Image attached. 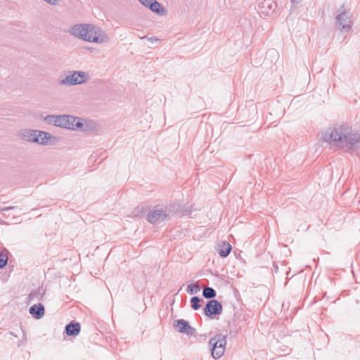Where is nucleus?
Instances as JSON below:
<instances>
[{"instance_id": "5701e85b", "label": "nucleus", "mask_w": 360, "mask_h": 360, "mask_svg": "<svg viewBox=\"0 0 360 360\" xmlns=\"http://www.w3.org/2000/svg\"><path fill=\"white\" fill-rule=\"evenodd\" d=\"M200 288L199 285L197 283L188 285L187 287L188 293H190L191 295L194 294V293H197L198 292L200 291Z\"/></svg>"}, {"instance_id": "bb28decb", "label": "nucleus", "mask_w": 360, "mask_h": 360, "mask_svg": "<svg viewBox=\"0 0 360 360\" xmlns=\"http://www.w3.org/2000/svg\"><path fill=\"white\" fill-rule=\"evenodd\" d=\"M44 1L51 5H56L59 1V0H44Z\"/></svg>"}, {"instance_id": "a211bd4d", "label": "nucleus", "mask_w": 360, "mask_h": 360, "mask_svg": "<svg viewBox=\"0 0 360 360\" xmlns=\"http://www.w3.org/2000/svg\"><path fill=\"white\" fill-rule=\"evenodd\" d=\"M216 295L215 290L211 287H206L202 290V296L206 299L214 300Z\"/></svg>"}, {"instance_id": "423d86ee", "label": "nucleus", "mask_w": 360, "mask_h": 360, "mask_svg": "<svg viewBox=\"0 0 360 360\" xmlns=\"http://www.w3.org/2000/svg\"><path fill=\"white\" fill-rule=\"evenodd\" d=\"M169 219L170 210L167 207L155 209L147 214V220L151 224H158Z\"/></svg>"}, {"instance_id": "f3484780", "label": "nucleus", "mask_w": 360, "mask_h": 360, "mask_svg": "<svg viewBox=\"0 0 360 360\" xmlns=\"http://www.w3.org/2000/svg\"><path fill=\"white\" fill-rule=\"evenodd\" d=\"M98 124L96 121L84 119V128L82 129V131H94L98 129Z\"/></svg>"}, {"instance_id": "cd10ccee", "label": "nucleus", "mask_w": 360, "mask_h": 360, "mask_svg": "<svg viewBox=\"0 0 360 360\" xmlns=\"http://www.w3.org/2000/svg\"><path fill=\"white\" fill-rule=\"evenodd\" d=\"M301 0H290L291 3L292 4H298L300 2Z\"/></svg>"}, {"instance_id": "0eeeda50", "label": "nucleus", "mask_w": 360, "mask_h": 360, "mask_svg": "<svg viewBox=\"0 0 360 360\" xmlns=\"http://www.w3.org/2000/svg\"><path fill=\"white\" fill-rule=\"evenodd\" d=\"M222 304L217 300H209L203 311L206 316L214 318L215 316L220 315L222 313Z\"/></svg>"}, {"instance_id": "2eb2a0df", "label": "nucleus", "mask_w": 360, "mask_h": 360, "mask_svg": "<svg viewBox=\"0 0 360 360\" xmlns=\"http://www.w3.org/2000/svg\"><path fill=\"white\" fill-rule=\"evenodd\" d=\"M65 333L68 336L77 335L81 330V326L78 322H70L65 326Z\"/></svg>"}, {"instance_id": "b1692460", "label": "nucleus", "mask_w": 360, "mask_h": 360, "mask_svg": "<svg viewBox=\"0 0 360 360\" xmlns=\"http://www.w3.org/2000/svg\"><path fill=\"white\" fill-rule=\"evenodd\" d=\"M39 291H32L29 295L30 300H34L35 298H37L39 296Z\"/></svg>"}, {"instance_id": "1a4fd4ad", "label": "nucleus", "mask_w": 360, "mask_h": 360, "mask_svg": "<svg viewBox=\"0 0 360 360\" xmlns=\"http://www.w3.org/2000/svg\"><path fill=\"white\" fill-rule=\"evenodd\" d=\"M37 133V130L36 129H23L18 131V136L25 141L36 143V141H38Z\"/></svg>"}, {"instance_id": "f03ea898", "label": "nucleus", "mask_w": 360, "mask_h": 360, "mask_svg": "<svg viewBox=\"0 0 360 360\" xmlns=\"http://www.w3.org/2000/svg\"><path fill=\"white\" fill-rule=\"evenodd\" d=\"M72 37L84 41L105 44L109 41L108 35L99 27L93 24L78 23L68 30Z\"/></svg>"}, {"instance_id": "ddd939ff", "label": "nucleus", "mask_w": 360, "mask_h": 360, "mask_svg": "<svg viewBox=\"0 0 360 360\" xmlns=\"http://www.w3.org/2000/svg\"><path fill=\"white\" fill-rule=\"evenodd\" d=\"M277 7L274 0H264L261 4V13L269 15L273 13Z\"/></svg>"}, {"instance_id": "393cba45", "label": "nucleus", "mask_w": 360, "mask_h": 360, "mask_svg": "<svg viewBox=\"0 0 360 360\" xmlns=\"http://www.w3.org/2000/svg\"><path fill=\"white\" fill-rule=\"evenodd\" d=\"M15 209H19V208L16 206L4 207H2L0 206V212H6L8 210H15Z\"/></svg>"}, {"instance_id": "f257e3e1", "label": "nucleus", "mask_w": 360, "mask_h": 360, "mask_svg": "<svg viewBox=\"0 0 360 360\" xmlns=\"http://www.w3.org/2000/svg\"><path fill=\"white\" fill-rule=\"evenodd\" d=\"M320 139L345 152L360 153V134L347 125H337L321 132Z\"/></svg>"}, {"instance_id": "6e6552de", "label": "nucleus", "mask_w": 360, "mask_h": 360, "mask_svg": "<svg viewBox=\"0 0 360 360\" xmlns=\"http://www.w3.org/2000/svg\"><path fill=\"white\" fill-rule=\"evenodd\" d=\"M145 7L149 8L153 13L160 15L167 13L165 8L157 0H139Z\"/></svg>"}, {"instance_id": "6ab92c4d", "label": "nucleus", "mask_w": 360, "mask_h": 360, "mask_svg": "<svg viewBox=\"0 0 360 360\" xmlns=\"http://www.w3.org/2000/svg\"><path fill=\"white\" fill-rule=\"evenodd\" d=\"M84 120L83 118H79L75 117V121L73 122V127L74 128H71L72 130H79L82 131V129L84 128Z\"/></svg>"}, {"instance_id": "4468645a", "label": "nucleus", "mask_w": 360, "mask_h": 360, "mask_svg": "<svg viewBox=\"0 0 360 360\" xmlns=\"http://www.w3.org/2000/svg\"><path fill=\"white\" fill-rule=\"evenodd\" d=\"M29 312L36 319H40L44 315L45 309L41 304H34L30 308Z\"/></svg>"}, {"instance_id": "a878e982", "label": "nucleus", "mask_w": 360, "mask_h": 360, "mask_svg": "<svg viewBox=\"0 0 360 360\" xmlns=\"http://www.w3.org/2000/svg\"><path fill=\"white\" fill-rule=\"evenodd\" d=\"M141 39H147L151 43L156 42L160 40L158 38H157L155 37H148L147 36H144V37H141Z\"/></svg>"}, {"instance_id": "412c9836", "label": "nucleus", "mask_w": 360, "mask_h": 360, "mask_svg": "<svg viewBox=\"0 0 360 360\" xmlns=\"http://www.w3.org/2000/svg\"><path fill=\"white\" fill-rule=\"evenodd\" d=\"M203 301L202 299L200 298L198 296H194L191 299V307L194 310H198L200 308V302Z\"/></svg>"}, {"instance_id": "39448f33", "label": "nucleus", "mask_w": 360, "mask_h": 360, "mask_svg": "<svg viewBox=\"0 0 360 360\" xmlns=\"http://www.w3.org/2000/svg\"><path fill=\"white\" fill-rule=\"evenodd\" d=\"M226 335L220 333L210 339L209 344L211 346L212 355L214 359H219L225 352L226 344Z\"/></svg>"}, {"instance_id": "c85d7f7f", "label": "nucleus", "mask_w": 360, "mask_h": 360, "mask_svg": "<svg viewBox=\"0 0 360 360\" xmlns=\"http://www.w3.org/2000/svg\"><path fill=\"white\" fill-rule=\"evenodd\" d=\"M269 53H273V54L277 55V53L275 51H274V50L270 51Z\"/></svg>"}, {"instance_id": "4be33fe9", "label": "nucleus", "mask_w": 360, "mask_h": 360, "mask_svg": "<svg viewBox=\"0 0 360 360\" xmlns=\"http://www.w3.org/2000/svg\"><path fill=\"white\" fill-rule=\"evenodd\" d=\"M58 117L59 115H47L45 117V121L49 124H53L58 127Z\"/></svg>"}, {"instance_id": "7ed1b4c3", "label": "nucleus", "mask_w": 360, "mask_h": 360, "mask_svg": "<svg viewBox=\"0 0 360 360\" xmlns=\"http://www.w3.org/2000/svg\"><path fill=\"white\" fill-rule=\"evenodd\" d=\"M91 79L89 73L84 71H70L58 84L61 86H75L82 84Z\"/></svg>"}, {"instance_id": "20e7f679", "label": "nucleus", "mask_w": 360, "mask_h": 360, "mask_svg": "<svg viewBox=\"0 0 360 360\" xmlns=\"http://www.w3.org/2000/svg\"><path fill=\"white\" fill-rule=\"evenodd\" d=\"M336 25L342 32H349L352 28L353 21L352 14L347 10L345 5H342L338 10V15L335 17Z\"/></svg>"}, {"instance_id": "9b49d317", "label": "nucleus", "mask_w": 360, "mask_h": 360, "mask_svg": "<svg viewBox=\"0 0 360 360\" xmlns=\"http://www.w3.org/2000/svg\"><path fill=\"white\" fill-rule=\"evenodd\" d=\"M174 326L178 328L176 330L181 333H185L188 335H192L195 332V329L191 327L187 321L179 319L174 321Z\"/></svg>"}, {"instance_id": "dca6fc26", "label": "nucleus", "mask_w": 360, "mask_h": 360, "mask_svg": "<svg viewBox=\"0 0 360 360\" xmlns=\"http://www.w3.org/2000/svg\"><path fill=\"white\" fill-rule=\"evenodd\" d=\"M231 245L225 241L219 243L217 251L221 257H226L231 251Z\"/></svg>"}, {"instance_id": "f8f14e48", "label": "nucleus", "mask_w": 360, "mask_h": 360, "mask_svg": "<svg viewBox=\"0 0 360 360\" xmlns=\"http://www.w3.org/2000/svg\"><path fill=\"white\" fill-rule=\"evenodd\" d=\"M75 121V117L68 115H62L58 117V127L71 129L74 128L73 122Z\"/></svg>"}, {"instance_id": "9d476101", "label": "nucleus", "mask_w": 360, "mask_h": 360, "mask_svg": "<svg viewBox=\"0 0 360 360\" xmlns=\"http://www.w3.org/2000/svg\"><path fill=\"white\" fill-rule=\"evenodd\" d=\"M37 135L38 141H36V143L39 145H53L54 141L56 140V136H53L51 134L44 131L37 130Z\"/></svg>"}, {"instance_id": "aec40b11", "label": "nucleus", "mask_w": 360, "mask_h": 360, "mask_svg": "<svg viewBox=\"0 0 360 360\" xmlns=\"http://www.w3.org/2000/svg\"><path fill=\"white\" fill-rule=\"evenodd\" d=\"M8 250L0 252V269L5 267L8 263Z\"/></svg>"}]
</instances>
